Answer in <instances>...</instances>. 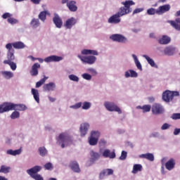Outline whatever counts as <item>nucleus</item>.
Instances as JSON below:
<instances>
[{"mask_svg":"<svg viewBox=\"0 0 180 180\" xmlns=\"http://www.w3.org/2000/svg\"><path fill=\"white\" fill-rule=\"evenodd\" d=\"M104 106L109 112H117L119 115H122V110L113 102L106 101L104 103Z\"/></svg>","mask_w":180,"mask_h":180,"instance_id":"nucleus-5","label":"nucleus"},{"mask_svg":"<svg viewBox=\"0 0 180 180\" xmlns=\"http://www.w3.org/2000/svg\"><path fill=\"white\" fill-rule=\"evenodd\" d=\"M126 158H127V152L123 150L122 152L121 156L120 157V160H121L122 161H124Z\"/></svg>","mask_w":180,"mask_h":180,"instance_id":"nucleus-50","label":"nucleus"},{"mask_svg":"<svg viewBox=\"0 0 180 180\" xmlns=\"http://www.w3.org/2000/svg\"><path fill=\"white\" fill-rule=\"evenodd\" d=\"M8 22L11 25H15V23H18V20L12 18H8Z\"/></svg>","mask_w":180,"mask_h":180,"instance_id":"nucleus-56","label":"nucleus"},{"mask_svg":"<svg viewBox=\"0 0 180 180\" xmlns=\"http://www.w3.org/2000/svg\"><path fill=\"white\" fill-rule=\"evenodd\" d=\"M68 78L70 81H73L74 82H78L79 81V77L75 75H70Z\"/></svg>","mask_w":180,"mask_h":180,"instance_id":"nucleus-46","label":"nucleus"},{"mask_svg":"<svg viewBox=\"0 0 180 180\" xmlns=\"http://www.w3.org/2000/svg\"><path fill=\"white\" fill-rule=\"evenodd\" d=\"M22 153V148L20 149L13 150V155H19Z\"/></svg>","mask_w":180,"mask_h":180,"instance_id":"nucleus-58","label":"nucleus"},{"mask_svg":"<svg viewBox=\"0 0 180 180\" xmlns=\"http://www.w3.org/2000/svg\"><path fill=\"white\" fill-rule=\"evenodd\" d=\"M46 169H51L53 168V164L51 162H48L44 165Z\"/></svg>","mask_w":180,"mask_h":180,"instance_id":"nucleus-59","label":"nucleus"},{"mask_svg":"<svg viewBox=\"0 0 180 180\" xmlns=\"http://www.w3.org/2000/svg\"><path fill=\"white\" fill-rule=\"evenodd\" d=\"M39 68H40V64L37 63H34L30 71V75L32 77H37L39 75Z\"/></svg>","mask_w":180,"mask_h":180,"instance_id":"nucleus-12","label":"nucleus"},{"mask_svg":"<svg viewBox=\"0 0 180 180\" xmlns=\"http://www.w3.org/2000/svg\"><path fill=\"white\" fill-rule=\"evenodd\" d=\"M171 125H169V124L168 123H165L162 124V126L161 127V130H167L168 129L169 127H170Z\"/></svg>","mask_w":180,"mask_h":180,"instance_id":"nucleus-57","label":"nucleus"},{"mask_svg":"<svg viewBox=\"0 0 180 180\" xmlns=\"http://www.w3.org/2000/svg\"><path fill=\"white\" fill-rule=\"evenodd\" d=\"M143 169V166L141 165H134L132 170V174H137L139 171Z\"/></svg>","mask_w":180,"mask_h":180,"instance_id":"nucleus-36","label":"nucleus"},{"mask_svg":"<svg viewBox=\"0 0 180 180\" xmlns=\"http://www.w3.org/2000/svg\"><path fill=\"white\" fill-rule=\"evenodd\" d=\"M11 46H13V47L14 49H16L18 50H19L20 49H25V44H23V42H22V41L14 42V43L11 44Z\"/></svg>","mask_w":180,"mask_h":180,"instance_id":"nucleus-32","label":"nucleus"},{"mask_svg":"<svg viewBox=\"0 0 180 180\" xmlns=\"http://www.w3.org/2000/svg\"><path fill=\"white\" fill-rule=\"evenodd\" d=\"M47 79H49V77L44 76L43 79L36 83V88H40Z\"/></svg>","mask_w":180,"mask_h":180,"instance_id":"nucleus-37","label":"nucleus"},{"mask_svg":"<svg viewBox=\"0 0 180 180\" xmlns=\"http://www.w3.org/2000/svg\"><path fill=\"white\" fill-rule=\"evenodd\" d=\"M59 141L63 143L61 144V148H64L65 145L69 146V144L72 143V137H71V136L67 133H62L59 135Z\"/></svg>","mask_w":180,"mask_h":180,"instance_id":"nucleus-4","label":"nucleus"},{"mask_svg":"<svg viewBox=\"0 0 180 180\" xmlns=\"http://www.w3.org/2000/svg\"><path fill=\"white\" fill-rule=\"evenodd\" d=\"M15 104L13 103H4L0 105V113H4V112H9V110H14Z\"/></svg>","mask_w":180,"mask_h":180,"instance_id":"nucleus-7","label":"nucleus"},{"mask_svg":"<svg viewBox=\"0 0 180 180\" xmlns=\"http://www.w3.org/2000/svg\"><path fill=\"white\" fill-rule=\"evenodd\" d=\"M1 75H3L4 78L6 79H11V78H13V72L9 71H1Z\"/></svg>","mask_w":180,"mask_h":180,"instance_id":"nucleus-31","label":"nucleus"},{"mask_svg":"<svg viewBox=\"0 0 180 180\" xmlns=\"http://www.w3.org/2000/svg\"><path fill=\"white\" fill-rule=\"evenodd\" d=\"M20 117V113L18 111H14L11 115V119L15 120V119H19Z\"/></svg>","mask_w":180,"mask_h":180,"instance_id":"nucleus-47","label":"nucleus"},{"mask_svg":"<svg viewBox=\"0 0 180 180\" xmlns=\"http://www.w3.org/2000/svg\"><path fill=\"white\" fill-rule=\"evenodd\" d=\"M129 71L131 74V78H137V77H139V74H137L136 71H134L133 70H129Z\"/></svg>","mask_w":180,"mask_h":180,"instance_id":"nucleus-53","label":"nucleus"},{"mask_svg":"<svg viewBox=\"0 0 180 180\" xmlns=\"http://www.w3.org/2000/svg\"><path fill=\"white\" fill-rule=\"evenodd\" d=\"M82 54L84 56H88L89 54L91 56H98V51L91 49H84L82 51Z\"/></svg>","mask_w":180,"mask_h":180,"instance_id":"nucleus-27","label":"nucleus"},{"mask_svg":"<svg viewBox=\"0 0 180 180\" xmlns=\"http://www.w3.org/2000/svg\"><path fill=\"white\" fill-rule=\"evenodd\" d=\"M89 127L90 125L88 122L81 124L79 128L81 137H85V136L88 134V130L89 129Z\"/></svg>","mask_w":180,"mask_h":180,"instance_id":"nucleus-11","label":"nucleus"},{"mask_svg":"<svg viewBox=\"0 0 180 180\" xmlns=\"http://www.w3.org/2000/svg\"><path fill=\"white\" fill-rule=\"evenodd\" d=\"M86 71L88 72H91L92 75H96L98 74V72H96V70L92 68L87 69Z\"/></svg>","mask_w":180,"mask_h":180,"instance_id":"nucleus-55","label":"nucleus"},{"mask_svg":"<svg viewBox=\"0 0 180 180\" xmlns=\"http://www.w3.org/2000/svg\"><path fill=\"white\" fill-rule=\"evenodd\" d=\"M152 113L153 115H162L164 113V107L158 103L152 105Z\"/></svg>","mask_w":180,"mask_h":180,"instance_id":"nucleus-10","label":"nucleus"},{"mask_svg":"<svg viewBox=\"0 0 180 180\" xmlns=\"http://www.w3.org/2000/svg\"><path fill=\"white\" fill-rule=\"evenodd\" d=\"M102 155L105 158H116V153H115V152L110 153V150L109 149H105L102 153Z\"/></svg>","mask_w":180,"mask_h":180,"instance_id":"nucleus-20","label":"nucleus"},{"mask_svg":"<svg viewBox=\"0 0 180 180\" xmlns=\"http://www.w3.org/2000/svg\"><path fill=\"white\" fill-rule=\"evenodd\" d=\"M106 143V140H105L104 139H101L99 141V144L101 146H105Z\"/></svg>","mask_w":180,"mask_h":180,"instance_id":"nucleus-62","label":"nucleus"},{"mask_svg":"<svg viewBox=\"0 0 180 180\" xmlns=\"http://www.w3.org/2000/svg\"><path fill=\"white\" fill-rule=\"evenodd\" d=\"M78 58L81 59L82 63H86V64H94L95 61H96V58L94 56H82L78 55Z\"/></svg>","mask_w":180,"mask_h":180,"instance_id":"nucleus-8","label":"nucleus"},{"mask_svg":"<svg viewBox=\"0 0 180 180\" xmlns=\"http://www.w3.org/2000/svg\"><path fill=\"white\" fill-rule=\"evenodd\" d=\"M41 171V166H34L31 169L27 170V174L35 180H44L41 175L37 174Z\"/></svg>","mask_w":180,"mask_h":180,"instance_id":"nucleus-2","label":"nucleus"},{"mask_svg":"<svg viewBox=\"0 0 180 180\" xmlns=\"http://www.w3.org/2000/svg\"><path fill=\"white\" fill-rule=\"evenodd\" d=\"M67 6L70 12H77V11H78V7L77 6V2L75 1L68 2Z\"/></svg>","mask_w":180,"mask_h":180,"instance_id":"nucleus-17","label":"nucleus"},{"mask_svg":"<svg viewBox=\"0 0 180 180\" xmlns=\"http://www.w3.org/2000/svg\"><path fill=\"white\" fill-rule=\"evenodd\" d=\"M158 41L160 44H168L171 41V38L167 35H163Z\"/></svg>","mask_w":180,"mask_h":180,"instance_id":"nucleus-29","label":"nucleus"},{"mask_svg":"<svg viewBox=\"0 0 180 180\" xmlns=\"http://www.w3.org/2000/svg\"><path fill=\"white\" fill-rule=\"evenodd\" d=\"M63 60V57L57 56H51L44 59L45 63H58V61H61Z\"/></svg>","mask_w":180,"mask_h":180,"instance_id":"nucleus-14","label":"nucleus"},{"mask_svg":"<svg viewBox=\"0 0 180 180\" xmlns=\"http://www.w3.org/2000/svg\"><path fill=\"white\" fill-rule=\"evenodd\" d=\"M180 133V129L176 128L174 131V136H178Z\"/></svg>","mask_w":180,"mask_h":180,"instance_id":"nucleus-64","label":"nucleus"},{"mask_svg":"<svg viewBox=\"0 0 180 180\" xmlns=\"http://www.w3.org/2000/svg\"><path fill=\"white\" fill-rule=\"evenodd\" d=\"M109 175H113V169H106L102 171V172L100 173V179H103V176H109Z\"/></svg>","mask_w":180,"mask_h":180,"instance_id":"nucleus-22","label":"nucleus"},{"mask_svg":"<svg viewBox=\"0 0 180 180\" xmlns=\"http://www.w3.org/2000/svg\"><path fill=\"white\" fill-rule=\"evenodd\" d=\"M175 167V160L174 159H170L165 164V167L169 171H171V169H173V168Z\"/></svg>","mask_w":180,"mask_h":180,"instance_id":"nucleus-28","label":"nucleus"},{"mask_svg":"<svg viewBox=\"0 0 180 180\" xmlns=\"http://www.w3.org/2000/svg\"><path fill=\"white\" fill-rule=\"evenodd\" d=\"M100 136H101V132H99L98 131H91L90 137L99 140Z\"/></svg>","mask_w":180,"mask_h":180,"instance_id":"nucleus-38","label":"nucleus"},{"mask_svg":"<svg viewBox=\"0 0 180 180\" xmlns=\"http://www.w3.org/2000/svg\"><path fill=\"white\" fill-rule=\"evenodd\" d=\"M139 158H145L148 161H154V155L153 153L141 154L139 155Z\"/></svg>","mask_w":180,"mask_h":180,"instance_id":"nucleus-30","label":"nucleus"},{"mask_svg":"<svg viewBox=\"0 0 180 180\" xmlns=\"http://www.w3.org/2000/svg\"><path fill=\"white\" fill-rule=\"evenodd\" d=\"M98 139L95 138H92L91 136L89 137V144L90 146H96L98 144Z\"/></svg>","mask_w":180,"mask_h":180,"instance_id":"nucleus-43","label":"nucleus"},{"mask_svg":"<svg viewBox=\"0 0 180 180\" xmlns=\"http://www.w3.org/2000/svg\"><path fill=\"white\" fill-rule=\"evenodd\" d=\"M160 136V133L158 132H153L150 135V138H153V137H159Z\"/></svg>","mask_w":180,"mask_h":180,"instance_id":"nucleus-60","label":"nucleus"},{"mask_svg":"<svg viewBox=\"0 0 180 180\" xmlns=\"http://www.w3.org/2000/svg\"><path fill=\"white\" fill-rule=\"evenodd\" d=\"M39 153L41 157H44L47 154V149L45 147H40L39 148Z\"/></svg>","mask_w":180,"mask_h":180,"instance_id":"nucleus-44","label":"nucleus"},{"mask_svg":"<svg viewBox=\"0 0 180 180\" xmlns=\"http://www.w3.org/2000/svg\"><path fill=\"white\" fill-rule=\"evenodd\" d=\"M47 16V11H42L39 15V19L41 20L42 22H46V18Z\"/></svg>","mask_w":180,"mask_h":180,"instance_id":"nucleus-41","label":"nucleus"},{"mask_svg":"<svg viewBox=\"0 0 180 180\" xmlns=\"http://www.w3.org/2000/svg\"><path fill=\"white\" fill-rule=\"evenodd\" d=\"M30 25L34 29H36V27H39V26H40V21L38 18H33L30 22Z\"/></svg>","mask_w":180,"mask_h":180,"instance_id":"nucleus-34","label":"nucleus"},{"mask_svg":"<svg viewBox=\"0 0 180 180\" xmlns=\"http://www.w3.org/2000/svg\"><path fill=\"white\" fill-rule=\"evenodd\" d=\"M172 119H173V120H178L180 119V113H174L172 115Z\"/></svg>","mask_w":180,"mask_h":180,"instance_id":"nucleus-54","label":"nucleus"},{"mask_svg":"<svg viewBox=\"0 0 180 180\" xmlns=\"http://www.w3.org/2000/svg\"><path fill=\"white\" fill-rule=\"evenodd\" d=\"M53 22L58 29H61V26H63V20L60 19L58 14H55L53 18Z\"/></svg>","mask_w":180,"mask_h":180,"instance_id":"nucleus-16","label":"nucleus"},{"mask_svg":"<svg viewBox=\"0 0 180 180\" xmlns=\"http://www.w3.org/2000/svg\"><path fill=\"white\" fill-rule=\"evenodd\" d=\"M164 53L167 56H174L175 53V48L172 46L166 47L164 50Z\"/></svg>","mask_w":180,"mask_h":180,"instance_id":"nucleus-25","label":"nucleus"},{"mask_svg":"<svg viewBox=\"0 0 180 180\" xmlns=\"http://www.w3.org/2000/svg\"><path fill=\"white\" fill-rule=\"evenodd\" d=\"M82 77L84 78V79H86V81H91V79H92V75L88 73L82 74Z\"/></svg>","mask_w":180,"mask_h":180,"instance_id":"nucleus-49","label":"nucleus"},{"mask_svg":"<svg viewBox=\"0 0 180 180\" xmlns=\"http://www.w3.org/2000/svg\"><path fill=\"white\" fill-rule=\"evenodd\" d=\"M81 106H82V103L79 102V103H77L76 104L70 106V108L72 109H79V108H81Z\"/></svg>","mask_w":180,"mask_h":180,"instance_id":"nucleus-52","label":"nucleus"},{"mask_svg":"<svg viewBox=\"0 0 180 180\" xmlns=\"http://www.w3.org/2000/svg\"><path fill=\"white\" fill-rule=\"evenodd\" d=\"M32 94L34 96V99L37 103H40V94H39V90L36 89H32Z\"/></svg>","mask_w":180,"mask_h":180,"instance_id":"nucleus-23","label":"nucleus"},{"mask_svg":"<svg viewBox=\"0 0 180 180\" xmlns=\"http://www.w3.org/2000/svg\"><path fill=\"white\" fill-rule=\"evenodd\" d=\"M6 49L8 50V54H7V58L8 60L6 61H12L15 60V50L12 49V44L8 43L6 45Z\"/></svg>","mask_w":180,"mask_h":180,"instance_id":"nucleus-9","label":"nucleus"},{"mask_svg":"<svg viewBox=\"0 0 180 180\" xmlns=\"http://www.w3.org/2000/svg\"><path fill=\"white\" fill-rule=\"evenodd\" d=\"M120 18H121V16L117 13L116 14L112 15L108 19V23L117 25V23H120Z\"/></svg>","mask_w":180,"mask_h":180,"instance_id":"nucleus-15","label":"nucleus"},{"mask_svg":"<svg viewBox=\"0 0 180 180\" xmlns=\"http://www.w3.org/2000/svg\"><path fill=\"white\" fill-rule=\"evenodd\" d=\"M147 13L148 15H155V13H157V10L153 8H149L147 10Z\"/></svg>","mask_w":180,"mask_h":180,"instance_id":"nucleus-51","label":"nucleus"},{"mask_svg":"<svg viewBox=\"0 0 180 180\" xmlns=\"http://www.w3.org/2000/svg\"><path fill=\"white\" fill-rule=\"evenodd\" d=\"M139 108L143 110V113H146V112H150L151 110V105H145L143 107L139 106Z\"/></svg>","mask_w":180,"mask_h":180,"instance_id":"nucleus-45","label":"nucleus"},{"mask_svg":"<svg viewBox=\"0 0 180 180\" xmlns=\"http://www.w3.org/2000/svg\"><path fill=\"white\" fill-rule=\"evenodd\" d=\"M4 64H8V65H10L11 70H13V71H15V70H16V63L11 61V60H4Z\"/></svg>","mask_w":180,"mask_h":180,"instance_id":"nucleus-39","label":"nucleus"},{"mask_svg":"<svg viewBox=\"0 0 180 180\" xmlns=\"http://www.w3.org/2000/svg\"><path fill=\"white\" fill-rule=\"evenodd\" d=\"M91 106H92V103L88 101H84L83 103V105L82 106V108L84 110H88V109H91Z\"/></svg>","mask_w":180,"mask_h":180,"instance_id":"nucleus-42","label":"nucleus"},{"mask_svg":"<svg viewBox=\"0 0 180 180\" xmlns=\"http://www.w3.org/2000/svg\"><path fill=\"white\" fill-rule=\"evenodd\" d=\"M132 58H134V63H135L138 70H139L140 71H143V67L141 66V63L139 60L137 56L132 54Z\"/></svg>","mask_w":180,"mask_h":180,"instance_id":"nucleus-33","label":"nucleus"},{"mask_svg":"<svg viewBox=\"0 0 180 180\" xmlns=\"http://www.w3.org/2000/svg\"><path fill=\"white\" fill-rule=\"evenodd\" d=\"M140 12H143V8H136L134 11L133 15H136V13H140Z\"/></svg>","mask_w":180,"mask_h":180,"instance_id":"nucleus-63","label":"nucleus"},{"mask_svg":"<svg viewBox=\"0 0 180 180\" xmlns=\"http://www.w3.org/2000/svg\"><path fill=\"white\" fill-rule=\"evenodd\" d=\"M14 110H26V105L23 104H14Z\"/></svg>","mask_w":180,"mask_h":180,"instance_id":"nucleus-35","label":"nucleus"},{"mask_svg":"<svg viewBox=\"0 0 180 180\" xmlns=\"http://www.w3.org/2000/svg\"><path fill=\"white\" fill-rule=\"evenodd\" d=\"M143 58H146V60L148 61V64L153 67L154 68H158V65L155 64V62H154V60L153 58H150L147 55H143Z\"/></svg>","mask_w":180,"mask_h":180,"instance_id":"nucleus-26","label":"nucleus"},{"mask_svg":"<svg viewBox=\"0 0 180 180\" xmlns=\"http://www.w3.org/2000/svg\"><path fill=\"white\" fill-rule=\"evenodd\" d=\"M70 167L74 172H80L81 169H79V165H78V162L74 161L71 162L70 164Z\"/></svg>","mask_w":180,"mask_h":180,"instance_id":"nucleus-24","label":"nucleus"},{"mask_svg":"<svg viewBox=\"0 0 180 180\" xmlns=\"http://www.w3.org/2000/svg\"><path fill=\"white\" fill-rule=\"evenodd\" d=\"M174 96H179V91H171L166 90L162 93V99L166 103H169L174 100Z\"/></svg>","mask_w":180,"mask_h":180,"instance_id":"nucleus-3","label":"nucleus"},{"mask_svg":"<svg viewBox=\"0 0 180 180\" xmlns=\"http://www.w3.org/2000/svg\"><path fill=\"white\" fill-rule=\"evenodd\" d=\"M43 89L45 92H50V91H54L56 89V83L49 82V84H46L44 85Z\"/></svg>","mask_w":180,"mask_h":180,"instance_id":"nucleus-19","label":"nucleus"},{"mask_svg":"<svg viewBox=\"0 0 180 180\" xmlns=\"http://www.w3.org/2000/svg\"><path fill=\"white\" fill-rule=\"evenodd\" d=\"M75 23H77V20L72 17L66 21L65 26L67 27V29H71V27H72Z\"/></svg>","mask_w":180,"mask_h":180,"instance_id":"nucleus-21","label":"nucleus"},{"mask_svg":"<svg viewBox=\"0 0 180 180\" xmlns=\"http://www.w3.org/2000/svg\"><path fill=\"white\" fill-rule=\"evenodd\" d=\"M101 158V154L94 150L90 151V161L91 162H95Z\"/></svg>","mask_w":180,"mask_h":180,"instance_id":"nucleus-18","label":"nucleus"},{"mask_svg":"<svg viewBox=\"0 0 180 180\" xmlns=\"http://www.w3.org/2000/svg\"><path fill=\"white\" fill-rule=\"evenodd\" d=\"M110 39L112 41H117V43H127L128 41L126 37L120 34H114L110 37Z\"/></svg>","mask_w":180,"mask_h":180,"instance_id":"nucleus-6","label":"nucleus"},{"mask_svg":"<svg viewBox=\"0 0 180 180\" xmlns=\"http://www.w3.org/2000/svg\"><path fill=\"white\" fill-rule=\"evenodd\" d=\"M170 25H172V26L173 27H174V29H176V30L180 31V23L178 24V23L175 22V21H170Z\"/></svg>","mask_w":180,"mask_h":180,"instance_id":"nucleus-48","label":"nucleus"},{"mask_svg":"<svg viewBox=\"0 0 180 180\" xmlns=\"http://www.w3.org/2000/svg\"><path fill=\"white\" fill-rule=\"evenodd\" d=\"M11 171L10 167H6L5 165H1L0 168V172L3 174H8Z\"/></svg>","mask_w":180,"mask_h":180,"instance_id":"nucleus-40","label":"nucleus"},{"mask_svg":"<svg viewBox=\"0 0 180 180\" xmlns=\"http://www.w3.org/2000/svg\"><path fill=\"white\" fill-rule=\"evenodd\" d=\"M11 16H12V15H11V13H5L4 14H3L2 18H3V19H7V18H11Z\"/></svg>","mask_w":180,"mask_h":180,"instance_id":"nucleus-61","label":"nucleus"},{"mask_svg":"<svg viewBox=\"0 0 180 180\" xmlns=\"http://www.w3.org/2000/svg\"><path fill=\"white\" fill-rule=\"evenodd\" d=\"M171 9V6L169 4H165L164 6H160L158 10H156L157 15H162L165 12H168Z\"/></svg>","mask_w":180,"mask_h":180,"instance_id":"nucleus-13","label":"nucleus"},{"mask_svg":"<svg viewBox=\"0 0 180 180\" xmlns=\"http://www.w3.org/2000/svg\"><path fill=\"white\" fill-rule=\"evenodd\" d=\"M122 4L124 5V6L121 7L120 8V11L117 13L121 17L124 16V15H127L131 12V8L130 6H131V5H134V3L131 0H128L122 2Z\"/></svg>","mask_w":180,"mask_h":180,"instance_id":"nucleus-1","label":"nucleus"}]
</instances>
